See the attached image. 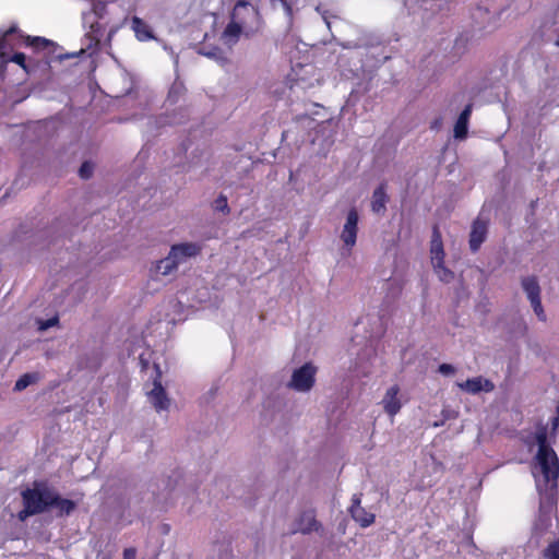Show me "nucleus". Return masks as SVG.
Here are the masks:
<instances>
[{"instance_id": "obj_1", "label": "nucleus", "mask_w": 559, "mask_h": 559, "mask_svg": "<svg viewBox=\"0 0 559 559\" xmlns=\"http://www.w3.org/2000/svg\"><path fill=\"white\" fill-rule=\"evenodd\" d=\"M534 439L538 445L535 459L545 480L557 481L559 477V459L548 442V427L546 424L539 421L536 425Z\"/></svg>"}, {"instance_id": "obj_2", "label": "nucleus", "mask_w": 559, "mask_h": 559, "mask_svg": "<svg viewBox=\"0 0 559 559\" xmlns=\"http://www.w3.org/2000/svg\"><path fill=\"white\" fill-rule=\"evenodd\" d=\"M202 246L195 242H182L171 246L168 255L156 263L155 272L168 275L189 258L201 253Z\"/></svg>"}, {"instance_id": "obj_3", "label": "nucleus", "mask_w": 559, "mask_h": 559, "mask_svg": "<svg viewBox=\"0 0 559 559\" xmlns=\"http://www.w3.org/2000/svg\"><path fill=\"white\" fill-rule=\"evenodd\" d=\"M49 488H27L22 491L23 510L20 511L19 518L25 520L26 518L35 514L43 513L49 509V498L51 496Z\"/></svg>"}, {"instance_id": "obj_4", "label": "nucleus", "mask_w": 559, "mask_h": 559, "mask_svg": "<svg viewBox=\"0 0 559 559\" xmlns=\"http://www.w3.org/2000/svg\"><path fill=\"white\" fill-rule=\"evenodd\" d=\"M231 17L245 28V36L250 37L258 33L262 27V17L259 8L250 2L237 1Z\"/></svg>"}, {"instance_id": "obj_5", "label": "nucleus", "mask_w": 559, "mask_h": 559, "mask_svg": "<svg viewBox=\"0 0 559 559\" xmlns=\"http://www.w3.org/2000/svg\"><path fill=\"white\" fill-rule=\"evenodd\" d=\"M316 373L317 368L311 362H306L293 372L288 386L298 392H308L314 385Z\"/></svg>"}, {"instance_id": "obj_6", "label": "nucleus", "mask_w": 559, "mask_h": 559, "mask_svg": "<svg viewBox=\"0 0 559 559\" xmlns=\"http://www.w3.org/2000/svg\"><path fill=\"white\" fill-rule=\"evenodd\" d=\"M26 36L27 35L23 34L15 25L10 26L3 32L0 37L1 58H4L9 51L24 46Z\"/></svg>"}, {"instance_id": "obj_7", "label": "nucleus", "mask_w": 559, "mask_h": 559, "mask_svg": "<svg viewBox=\"0 0 559 559\" xmlns=\"http://www.w3.org/2000/svg\"><path fill=\"white\" fill-rule=\"evenodd\" d=\"M358 212L355 207H352L346 216V222L341 233V239L345 247L350 251L356 245L357 233H358Z\"/></svg>"}, {"instance_id": "obj_8", "label": "nucleus", "mask_w": 559, "mask_h": 559, "mask_svg": "<svg viewBox=\"0 0 559 559\" xmlns=\"http://www.w3.org/2000/svg\"><path fill=\"white\" fill-rule=\"evenodd\" d=\"M155 368L157 374L153 382V389L148 393V397L154 408L157 412H160L166 411L169 407L170 402L160 382L162 372L159 367L155 365Z\"/></svg>"}, {"instance_id": "obj_9", "label": "nucleus", "mask_w": 559, "mask_h": 559, "mask_svg": "<svg viewBox=\"0 0 559 559\" xmlns=\"http://www.w3.org/2000/svg\"><path fill=\"white\" fill-rule=\"evenodd\" d=\"M25 47L32 48L35 52H41L43 59L46 63H49L51 56L55 53L57 45L44 37L29 36L25 37Z\"/></svg>"}, {"instance_id": "obj_10", "label": "nucleus", "mask_w": 559, "mask_h": 559, "mask_svg": "<svg viewBox=\"0 0 559 559\" xmlns=\"http://www.w3.org/2000/svg\"><path fill=\"white\" fill-rule=\"evenodd\" d=\"M360 502V495H354L348 511L353 520L365 528L374 523L376 515L362 508Z\"/></svg>"}, {"instance_id": "obj_11", "label": "nucleus", "mask_w": 559, "mask_h": 559, "mask_svg": "<svg viewBox=\"0 0 559 559\" xmlns=\"http://www.w3.org/2000/svg\"><path fill=\"white\" fill-rule=\"evenodd\" d=\"M297 528L294 532H300L305 535L312 532H322V524L316 518V511L313 509L304 511L296 520Z\"/></svg>"}, {"instance_id": "obj_12", "label": "nucleus", "mask_w": 559, "mask_h": 559, "mask_svg": "<svg viewBox=\"0 0 559 559\" xmlns=\"http://www.w3.org/2000/svg\"><path fill=\"white\" fill-rule=\"evenodd\" d=\"M104 33L105 26L99 21L92 22L88 32L84 36L85 49H81V51H90L91 53L98 51Z\"/></svg>"}, {"instance_id": "obj_13", "label": "nucleus", "mask_w": 559, "mask_h": 559, "mask_svg": "<svg viewBox=\"0 0 559 559\" xmlns=\"http://www.w3.org/2000/svg\"><path fill=\"white\" fill-rule=\"evenodd\" d=\"M488 223L477 217L473 224L469 233V249L472 252H477L487 238Z\"/></svg>"}, {"instance_id": "obj_14", "label": "nucleus", "mask_w": 559, "mask_h": 559, "mask_svg": "<svg viewBox=\"0 0 559 559\" xmlns=\"http://www.w3.org/2000/svg\"><path fill=\"white\" fill-rule=\"evenodd\" d=\"M400 386L397 384L392 385L385 392V395L381 402L384 412L390 416L394 417L402 408V403L399 399Z\"/></svg>"}, {"instance_id": "obj_15", "label": "nucleus", "mask_w": 559, "mask_h": 559, "mask_svg": "<svg viewBox=\"0 0 559 559\" xmlns=\"http://www.w3.org/2000/svg\"><path fill=\"white\" fill-rule=\"evenodd\" d=\"M461 390L471 393L477 394L481 391L491 392L495 389V384L488 380L484 379L481 376L467 379L465 382L459 383Z\"/></svg>"}, {"instance_id": "obj_16", "label": "nucleus", "mask_w": 559, "mask_h": 559, "mask_svg": "<svg viewBox=\"0 0 559 559\" xmlns=\"http://www.w3.org/2000/svg\"><path fill=\"white\" fill-rule=\"evenodd\" d=\"M389 195L386 193V183L381 182L373 191L371 198V211L378 215H384Z\"/></svg>"}, {"instance_id": "obj_17", "label": "nucleus", "mask_w": 559, "mask_h": 559, "mask_svg": "<svg viewBox=\"0 0 559 559\" xmlns=\"http://www.w3.org/2000/svg\"><path fill=\"white\" fill-rule=\"evenodd\" d=\"M130 27L134 32L135 38L139 41H148L155 39L152 27L136 15L132 16Z\"/></svg>"}, {"instance_id": "obj_18", "label": "nucleus", "mask_w": 559, "mask_h": 559, "mask_svg": "<svg viewBox=\"0 0 559 559\" xmlns=\"http://www.w3.org/2000/svg\"><path fill=\"white\" fill-rule=\"evenodd\" d=\"M431 263H439L444 261V249L441 233L438 225L432 228L431 243H430Z\"/></svg>"}, {"instance_id": "obj_19", "label": "nucleus", "mask_w": 559, "mask_h": 559, "mask_svg": "<svg viewBox=\"0 0 559 559\" xmlns=\"http://www.w3.org/2000/svg\"><path fill=\"white\" fill-rule=\"evenodd\" d=\"M473 105L467 104L460 114L454 124V136L456 139H465L468 132V121L472 115Z\"/></svg>"}, {"instance_id": "obj_20", "label": "nucleus", "mask_w": 559, "mask_h": 559, "mask_svg": "<svg viewBox=\"0 0 559 559\" xmlns=\"http://www.w3.org/2000/svg\"><path fill=\"white\" fill-rule=\"evenodd\" d=\"M241 35H245V28L230 16V22L225 27L222 39L225 44L233 46L239 40Z\"/></svg>"}, {"instance_id": "obj_21", "label": "nucleus", "mask_w": 559, "mask_h": 559, "mask_svg": "<svg viewBox=\"0 0 559 559\" xmlns=\"http://www.w3.org/2000/svg\"><path fill=\"white\" fill-rule=\"evenodd\" d=\"M49 508H56L59 511L60 515L67 514L69 515L75 510V502L70 499H66L60 497L55 491H51V496L49 498Z\"/></svg>"}, {"instance_id": "obj_22", "label": "nucleus", "mask_w": 559, "mask_h": 559, "mask_svg": "<svg viewBox=\"0 0 559 559\" xmlns=\"http://www.w3.org/2000/svg\"><path fill=\"white\" fill-rule=\"evenodd\" d=\"M8 62H14L19 64L26 73H29V66L26 62V56L23 52H15L11 57L9 52L4 58H1L0 74L3 75L5 64Z\"/></svg>"}, {"instance_id": "obj_23", "label": "nucleus", "mask_w": 559, "mask_h": 559, "mask_svg": "<svg viewBox=\"0 0 559 559\" xmlns=\"http://www.w3.org/2000/svg\"><path fill=\"white\" fill-rule=\"evenodd\" d=\"M522 287L530 300L540 297V286L536 276H527L522 278Z\"/></svg>"}, {"instance_id": "obj_24", "label": "nucleus", "mask_w": 559, "mask_h": 559, "mask_svg": "<svg viewBox=\"0 0 559 559\" xmlns=\"http://www.w3.org/2000/svg\"><path fill=\"white\" fill-rule=\"evenodd\" d=\"M259 4L261 8H269L271 10H276L277 8H283L286 15L288 17L293 16V2L292 0H259Z\"/></svg>"}, {"instance_id": "obj_25", "label": "nucleus", "mask_w": 559, "mask_h": 559, "mask_svg": "<svg viewBox=\"0 0 559 559\" xmlns=\"http://www.w3.org/2000/svg\"><path fill=\"white\" fill-rule=\"evenodd\" d=\"M432 266L441 282L450 283L454 280V273L444 265V261L440 262V264L433 263Z\"/></svg>"}, {"instance_id": "obj_26", "label": "nucleus", "mask_w": 559, "mask_h": 559, "mask_svg": "<svg viewBox=\"0 0 559 559\" xmlns=\"http://www.w3.org/2000/svg\"><path fill=\"white\" fill-rule=\"evenodd\" d=\"M544 559H559V538L551 542L544 550H543Z\"/></svg>"}, {"instance_id": "obj_27", "label": "nucleus", "mask_w": 559, "mask_h": 559, "mask_svg": "<svg viewBox=\"0 0 559 559\" xmlns=\"http://www.w3.org/2000/svg\"><path fill=\"white\" fill-rule=\"evenodd\" d=\"M35 380V377L31 373H25L21 376L17 381L14 384L15 391H22L26 389L31 383H33Z\"/></svg>"}, {"instance_id": "obj_28", "label": "nucleus", "mask_w": 559, "mask_h": 559, "mask_svg": "<svg viewBox=\"0 0 559 559\" xmlns=\"http://www.w3.org/2000/svg\"><path fill=\"white\" fill-rule=\"evenodd\" d=\"M530 301H531L532 308H533L535 314L538 317V319L542 321H546V314H545L544 308L542 306L540 297L535 298Z\"/></svg>"}, {"instance_id": "obj_29", "label": "nucleus", "mask_w": 559, "mask_h": 559, "mask_svg": "<svg viewBox=\"0 0 559 559\" xmlns=\"http://www.w3.org/2000/svg\"><path fill=\"white\" fill-rule=\"evenodd\" d=\"M530 301H531L532 308H533L535 314L538 317V319L542 321H546V314H545L544 308L542 306L540 297L535 298Z\"/></svg>"}, {"instance_id": "obj_30", "label": "nucleus", "mask_w": 559, "mask_h": 559, "mask_svg": "<svg viewBox=\"0 0 559 559\" xmlns=\"http://www.w3.org/2000/svg\"><path fill=\"white\" fill-rule=\"evenodd\" d=\"M94 165L91 162H84L79 168V175L82 179H88L93 175Z\"/></svg>"}, {"instance_id": "obj_31", "label": "nucleus", "mask_w": 559, "mask_h": 559, "mask_svg": "<svg viewBox=\"0 0 559 559\" xmlns=\"http://www.w3.org/2000/svg\"><path fill=\"white\" fill-rule=\"evenodd\" d=\"M214 209L226 214L229 213L227 198L221 194L214 202Z\"/></svg>"}, {"instance_id": "obj_32", "label": "nucleus", "mask_w": 559, "mask_h": 559, "mask_svg": "<svg viewBox=\"0 0 559 559\" xmlns=\"http://www.w3.org/2000/svg\"><path fill=\"white\" fill-rule=\"evenodd\" d=\"M205 55L222 62L227 61V58L223 57V51L219 48H214L213 50L205 52Z\"/></svg>"}, {"instance_id": "obj_33", "label": "nucleus", "mask_w": 559, "mask_h": 559, "mask_svg": "<svg viewBox=\"0 0 559 559\" xmlns=\"http://www.w3.org/2000/svg\"><path fill=\"white\" fill-rule=\"evenodd\" d=\"M439 372L444 376L454 374L455 368L450 364H441L438 368Z\"/></svg>"}, {"instance_id": "obj_34", "label": "nucleus", "mask_w": 559, "mask_h": 559, "mask_svg": "<svg viewBox=\"0 0 559 559\" xmlns=\"http://www.w3.org/2000/svg\"><path fill=\"white\" fill-rule=\"evenodd\" d=\"M119 27H120V26H114V27H111V28L109 29V32H108V34H107V37H106V39H105V43H104V45H105L106 47H110V46H111V40H112V38H114L115 34L117 33V31L119 29Z\"/></svg>"}, {"instance_id": "obj_35", "label": "nucleus", "mask_w": 559, "mask_h": 559, "mask_svg": "<svg viewBox=\"0 0 559 559\" xmlns=\"http://www.w3.org/2000/svg\"><path fill=\"white\" fill-rule=\"evenodd\" d=\"M123 559H136V549L129 547L123 550Z\"/></svg>"}, {"instance_id": "obj_36", "label": "nucleus", "mask_w": 559, "mask_h": 559, "mask_svg": "<svg viewBox=\"0 0 559 559\" xmlns=\"http://www.w3.org/2000/svg\"><path fill=\"white\" fill-rule=\"evenodd\" d=\"M558 427H559V416L554 417L552 420H551L552 432H556Z\"/></svg>"}, {"instance_id": "obj_37", "label": "nucleus", "mask_w": 559, "mask_h": 559, "mask_svg": "<svg viewBox=\"0 0 559 559\" xmlns=\"http://www.w3.org/2000/svg\"><path fill=\"white\" fill-rule=\"evenodd\" d=\"M441 124V118H437L435 121L431 122L430 128L431 129H438Z\"/></svg>"}, {"instance_id": "obj_38", "label": "nucleus", "mask_w": 559, "mask_h": 559, "mask_svg": "<svg viewBox=\"0 0 559 559\" xmlns=\"http://www.w3.org/2000/svg\"><path fill=\"white\" fill-rule=\"evenodd\" d=\"M58 322V319L57 318H52V319H49L46 324L44 325V328H48V326H52L53 324H56Z\"/></svg>"}, {"instance_id": "obj_39", "label": "nucleus", "mask_w": 559, "mask_h": 559, "mask_svg": "<svg viewBox=\"0 0 559 559\" xmlns=\"http://www.w3.org/2000/svg\"><path fill=\"white\" fill-rule=\"evenodd\" d=\"M555 44H556V46H558V47H559V34H558V37H557V39H556V43H555Z\"/></svg>"}]
</instances>
